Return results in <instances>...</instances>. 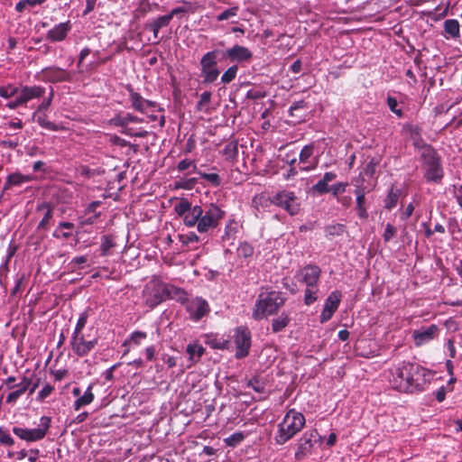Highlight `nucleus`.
Returning <instances> with one entry per match:
<instances>
[{
    "label": "nucleus",
    "mask_w": 462,
    "mask_h": 462,
    "mask_svg": "<svg viewBox=\"0 0 462 462\" xmlns=\"http://www.w3.org/2000/svg\"><path fill=\"white\" fill-rule=\"evenodd\" d=\"M428 369L415 363L402 362L385 370L381 377L388 382L391 388L403 393L420 392L430 381Z\"/></svg>",
    "instance_id": "1"
},
{
    "label": "nucleus",
    "mask_w": 462,
    "mask_h": 462,
    "mask_svg": "<svg viewBox=\"0 0 462 462\" xmlns=\"http://www.w3.org/2000/svg\"><path fill=\"white\" fill-rule=\"evenodd\" d=\"M224 217L225 211L214 203L205 208L195 205V209H193L189 221L191 223V227L196 226L199 233H208L216 228Z\"/></svg>",
    "instance_id": "2"
},
{
    "label": "nucleus",
    "mask_w": 462,
    "mask_h": 462,
    "mask_svg": "<svg viewBox=\"0 0 462 462\" xmlns=\"http://www.w3.org/2000/svg\"><path fill=\"white\" fill-rule=\"evenodd\" d=\"M284 302L285 298L281 291L267 289L262 291L255 300L252 317L255 320L267 319L276 314Z\"/></svg>",
    "instance_id": "3"
},
{
    "label": "nucleus",
    "mask_w": 462,
    "mask_h": 462,
    "mask_svg": "<svg viewBox=\"0 0 462 462\" xmlns=\"http://www.w3.org/2000/svg\"><path fill=\"white\" fill-rule=\"evenodd\" d=\"M306 420L304 415L290 409L281 422L277 425V430L274 434V441L278 445H283L298 434L305 426Z\"/></svg>",
    "instance_id": "4"
},
{
    "label": "nucleus",
    "mask_w": 462,
    "mask_h": 462,
    "mask_svg": "<svg viewBox=\"0 0 462 462\" xmlns=\"http://www.w3.org/2000/svg\"><path fill=\"white\" fill-rule=\"evenodd\" d=\"M174 291H178L174 286L166 284L158 279H152L144 286L143 300L148 307L154 308L169 298Z\"/></svg>",
    "instance_id": "5"
},
{
    "label": "nucleus",
    "mask_w": 462,
    "mask_h": 462,
    "mask_svg": "<svg viewBox=\"0 0 462 462\" xmlns=\"http://www.w3.org/2000/svg\"><path fill=\"white\" fill-rule=\"evenodd\" d=\"M420 156L426 180L428 181H439L443 178V170L437 152L430 146H423Z\"/></svg>",
    "instance_id": "6"
},
{
    "label": "nucleus",
    "mask_w": 462,
    "mask_h": 462,
    "mask_svg": "<svg viewBox=\"0 0 462 462\" xmlns=\"http://www.w3.org/2000/svg\"><path fill=\"white\" fill-rule=\"evenodd\" d=\"M219 53V51L213 50L206 52L200 59L202 82L206 85L215 82L220 74L217 68Z\"/></svg>",
    "instance_id": "7"
},
{
    "label": "nucleus",
    "mask_w": 462,
    "mask_h": 462,
    "mask_svg": "<svg viewBox=\"0 0 462 462\" xmlns=\"http://www.w3.org/2000/svg\"><path fill=\"white\" fill-rule=\"evenodd\" d=\"M40 426L35 429H27L21 427H14L13 432L19 439L25 440L27 442H34L41 440L45 438L48 430L51 426V418L47 416H42L40 420Z\"/></svg>",
    "instance_id": "8"
},
{
    "label": "nucleus",
    "mask_w": 462,
    "mask_h": 462,
    "mask_svg": "<svg viewBox=\"0 0 462 462\" xmlns=\"http://www.w3.org/2000/svg\"><path fill=\"white\" fill-rule=\"evenodd\" d=\"M322 437L317 430H307L302 434L297 442V449L295 451V458L302 460L311 455L316 445L321 442Z\"/></svg>",
    "instance_id": "9"
},
{
    "label": "nucleus",
    "mask_w": 462,
    "mask_h": 462,
    "mask_svg": "<svg viewBox=\"0 0 462 462\" xmlns=\"http://www.w3.org/2000/svg\"><path fill=\"white\" fill-rule=\"evenodd\" d=\"M234 342L236 345V357L243 358L249 354L251 347V332L248 328L241 326L235 329Z\"/></svg>",
    "instance_id": "10"
},
{
    "label": "nucleus",
    "mask_w": 462,
    "mask_h": 462,
    "mask_svg": "<svg viewBox=\"0 0 462 462\" xmlns=\"http://www.w3.org/2000/svg\"><path fill=\"white\" fill-rule=\"evenodd\" d=\"M97 344V337L86 339L85 336L81 334H75L71 336L70 346L72 351L78 356H85L94 349Z\"/></svg>",
    "instance_id": "11"
},
{
    "label": "nucleus",
    "mask_w": 462,
    "mask_h": 462,
    "mask_svg": "<svg viewBox=\"0 0 462 462\" xmlns=\"http://www.w3.org/2000/svg\"><path fill=\"white\" fill-rule=\"evenodd\" d=\"M186 310L192 320L199 321L209 313L210 308L205 299L195 297L187 300Z\"/></svg>",
    "instance_id": "12"
},
{
    "label": "nucleus",
    "mask_w": 462,
    "mask_h": 462,
    "mask_svg": "<svg viewBox=\"0 0 462 462\" xmlns=\"http://www.w3.org/2000/svg\"><path fill=\"white\" fill-rule=\"evenodd\" d=\"M273 202L286 209L291 215H296L300 210V205L297 202L293 192L282 190L273 199Z\"/></svg>",
    "instance_id": "13"
},
{
    "label": "nucleus",
    "mask_w": 462,
    "mask_h": 462,
    "mask_svg": "<svg viewBox=\"0 0 462 462\" xmlns=\"http://www.w3.org/2000/svg\"><path fill=\"white\" fill-rule=\"evenodd\" d=\"M128 91L131 106L136 111L143 114H148L149 110L152 112L160 111V108L155 102L144 99L139 93L134 92L132 88H128Z\"/></svg>",
    "instance_id": "14"
},
{
    "label": "nucleus",
    "mask_w": 462,
    "mask_h": 462,
    "mask_svg": "<svg viewBox=\"0 0 462 462\" xmlns=\"http://www.w3.org/2000/svg\"><path fill=\"white\" fill-rule=\"evenodd\" d=\"M341 292L339 291H332L324 302L322 311L319 316L321 323L328 321L338 309L341 301Z\"/></svg>",
    "instance_id": "15"
},
{
    "label": "nucleus",
    "mask_w": 462,
    "mask_h": 462,
    "mask_svg": "<svg viewBox=\"0 0 462 462\" xmlns=\"http://www.w3.org/2000/svg\"><path fill=\"white\" fill-rule=\"evenodd\" d=\"M439 333V328L435 324H431L426 328L415 329L412 333L414 343L417 346L424 345L434 339Z\"/></svg>",
    "instance_id": "16"
},
{
    "label": "nucleus",
    "mask_w": 462,
    "mask_h": 462,
    "mask_svg": "<svg viewBox=\"0 0 462 462\" xmlns=\"http://www.w3.org/2000/svg\"><path fill=\"white\" fill-rule=\"evenodd\" d=\"M71 28L72 26L69 21L58 23L47 32L46 40L51 42H62L66 39Z\"/></svg>",
    "instance_id": "17"
},
{
    "label": "nucleus",
    "mask_w": 462,
    "mask_h": 462,
    "mask_svg": "<svg viewBox=\"0 0 462 462\" xmlns=\"http://www.w3.org/2000/svg\"><path fill=\"white\" fill-rule=\"evenodd\" d=\"M314 153V144L305 145L300 152V163L302 165V171H311L314 170L318 164V160L313 157Z\"/></svg>",
    "instance_id": "18"
},
{
    "label": "nucleus",
    "mask_w": 462,
    "mask_h": 462,
    "mask_svg": "<svg viewBox=\"0 0 462 462\" xmlns=\"http://www.w3.org/2000/svg\"><path fill=\"white\" fill-rule=\"evenodd\" d=\"M42 79L50 82L69 81L70 74L65 69L59 67L45 68L42 71Z\"/></svg>",
    "instance_id": "19"
},
{
    "label": "nucleus",
    "mask_w": 462,
    "mask_h": 462,
    "mask_svg": "<svg viewBox=\"0 0 462 462\" xmlns=\"http://www.w3.org/2000/svg\"><path fill=\"white\" fill-rule=\"evenodd\" d=\"M45 93V88L41 86H24L18 91V97L23 105L29 101L42 97Z\"/></svg>",
    "instance_id": "20"
},
{
    "label": "nucleus",
    "mask_w": 462,
    "mask_h": 462,
    "mask_svg": "<svg viewBox=\"0 0 462 462\" xmlns=\"http://www.w3.org/2000/svg\"><path fill=\"white\" fill-rule=\"evenodd\" d=\"M225 54L231 61H247L253 54L249 49L245 46L236 44L231 48L226 50Z\"/></svg>",
    "instance_id": "21"
},
{
    "label": "nucleus",
    "mask_w": 462,
    "mask_h": 462,
    "mask_svg": "<svg viewBox=\"0 0 462 462\" xmlns=\"http://www.w3.org/2000/svg\"><path fill=\"white\" fill-rule=\"evenodd\" d=\"M321 271L317 265H308L300 271L301 281L306 286H317Z\"/></svg>",
    "instance_id": "22"
},
{
    "label": "nucleus",
    "mask_w": 462,
    "mask_h": 462,
    "mask_svg": "<svg viewBox=\"0 0 462 462\" xmlns=\"http://www.w3.org/2000/svg\"><path fill=\"white\" fill-rule=\"evenodd\" d=\"M195 206H191L188 199H181L174 205V211L179 217H181L185 226L191 227L189 223V217L191 216Z\"/></svg>",
    "instance_id": "23"
},
{
    "label": "nucleus",
    "mask_w": 462,
    "mask_h": 462,
    "mask_svg": "<svg viewBox=\"0 0 462 462\" xmlns=\"http://www.w3.org/2000/svg\"><path fill=\"white\" fill-rule=\"evenodd\" d=\"M181 247L186 250H196L200 245V239L195 232H188L178 236Z\"/></svg>",
    "instance_id": "24"
},
{
    "label": "nucleus",
    "mask_w": 462,
    "mask_h": 462,
    "mask_svg": "<svg viewBox=\"0 0 462 462\" xmlns=\"http://www.w3.org/2000/svg\"><path fill=\"white\" fill-rule=\"evenodd\" d=\"M31 378L23 376L22 381L16 384V390L11 392L6 397L7 403H14L30 387Z\"/></svg>",
    "instance_id": "25"
},
{
    "label": "nucleus",
    "mask_w": 462,
    "mask_h": 462,
    "mask_svg": "<svg viewBox=\"0 0 462 462\" xmlns=\"http://www.w3.org/2000/svg\"><path fill=\"white\" fill-rule=\"evenodd\" d=\"M205 344L213 349H226L228 346V340L224 336L210 333L205 335Z\"/></svg>",
    "instance_id": "26"
},
{
    "label": "nucleus",
    "mask_w": 462,
    "mask_h": 462,
    "mask_svg": "<svg viewBox=\"0 0 462 462\" xmlns=\"http://www.w3.org/2000/svg\"><path fill=\"white\" fill-rule=\"evenodd\" d=\"M93 384H89L85 393L77 398L73 403L75 411L80 410L82 407L90 404L94 401V393L92 392Z\"/></svg>",
    "instance_id": "27"
},
{
    "label": "nucleus",
    "mask_w": 462,
    "mask_h": 462,
    "mask_svg": "<svg viewBox=\"0 0 462 462\" xmlns=\"http://www.w3.org/2000/svg\"><path fill=\"white\" fill-rule=\"evenodd\" d=\"M32 180L33 178L30 175H23L20 172H14L7 176L6 181L5 183V189H9L12 186H19Z\"/></svg>",
    "instance_id": "28"
},
{
    "label": "nucleus",
    "mask_w": 462,
    "mask_h": 462,
    "mask_svg": "<svg viewBox=\"0 0 462 462\" xmlns=\"http://www.w3.org/2000/svg\"><path fill=\"white\" fill-rule=\"evenodd\" d=\"M189 354V359L191 363L198 362L204 354V347L198 343H190L186 349Z\"/></svg>",
    "instance_id": "29"
},
{
    "label": "nucleus",
    "mask_w": 462,
    "mask_h": 462,
    "mask_svg": "<svg viewBox=\"0 0 462 462\" xmlns=\"http://www.w3.org/2000/svg\"><path fill=\"white\" fill-rule=\"evenodd\" d=\"M115 238L111 235L103 236L100 243L101 255L107 256L111 254V250L116 247Z\"/></svg>",
    "instance_id": "30"
},
{
    "label": "nucleus",
    "mask_w": 462,
    "mask_h": 462,
    "mask_svg": "<svg viewBox=\"0 0 462 462\" xmlns=\"http://www.w3.org/2000/svg\"><path fill=\"white\" fill-rule=\"evenodd\" d=\"M39 112H35L33 114V118L38 123L40 126L42 128L51 130V131H59L62 129V126L54 124L47 119L46 115H38Z\"/></svg>",
    "instance_id": "31"
},
{
    "label": "nucleus",
    "mask_w": 462,
    "mask_h": 462,
    "mask_svg": "<svg viewBox=\"0 0 462 462\" xmlns=\"http://www.w3.org/2000/svg\"><path fill=\"white\" fill-rule=\"evenodd\" d=\"M38 211H44L43 217L40 221L38 225V228H45L46 226L50 223L51 219L52 218V208L48 203H42L38 205L37 207Z\"/></svg>",
    "instance_id": "32"
},
{
    "label": "nucleus",
    "mask_w": 462,
    "mask_h": 462,
    "mask_svg": "<svg viewBox=\"0 0 462 462\" xmlns=\"http://www.w3.org/2000/svg\"><path fill=\"white\" fill-rule=\"evenodd\" d=\"M445 32L453 38H457L460 35V25L456 19H448L444 22Z\"/></svg>",
    "instance_id": "33"
},
{
    "label": "nucleus",
    "mask_w": 462,
    "mask_h": 462,
    "mask_svg": "<svg viewBox=\"0 0 462 462\" xmlns=\"http://www.w3.org/2000/svg\"><path fill=\"white\" fill-rule=\"evenodd\" d=\"M400 194L401 190L399 189L392 188L384 199V207L388 209L394 208L397 204Z\"/></svg>",
    "instance_id": "34"
},
{
    "label": "nucleus",
    "mask_w": 462,
    "mask_h": 462,
    "mask_svg": "<svg viewBox=\"0 0 462 462\" xmlns=\"http://www.w3.org/2000/svg\"><path fill=\"white\" fill-rule=\"evenodd\" d=\"M290 319L285 313H282L280 316L273 319L272 329L273 332H279L282 330L289 324Z\"/></svg>",
    "instance_id": "35"
},
{
    "label": "nucleus",
    "mask_w": 462,
    "mask_h": 462,
    "mask_svg": "<svg viewBox=\"0 0 462 462\" xmlns=\"http://www.w3.org/2000/svg\"><path fill=\"white\" fill-rule=\"evenodd\" d=\"M318 288L317 286H306L304 292V303L310 305L318 299Z\"/></svg>",
    "instance_id": "36"
},
{
    "label": "nucleus",
    "mask_w": 462,
    "mask_h": 462,
    "mask_svg": "<svg viewBox=\"0 0 462 462\" xmlns=\"http://www.w3.org/2000/svg\"><path fill=\"white\" fill-rule=\"evenodd\" d=\"M19 88L14 85H5L0 87V97L3 98H10L14 96H18Z\"/></svg>",
    "instance_id": "37"
},
{
    "label": "nucleus",
    "mask_w": 462,
    "mask_h": 462,
    "mask_svg": "<svg viewBox=\"0 0 462 462\" xmlns=\"http://www.w3.org/2000/svg\"><path fill=\"white\" fill-rule=\"evenodd\" d=\"M238 68L236 65L229 67L221 76V82L223 84H228L233 81L237 74Z\"/></svg>",
    "instance_id": "38"
},
{
    "label": "nucleus",
    "mask_w": 462,
    "mask_h": 462,
    "mask_svg": "<svg viewBox=\"0 0 462 462\" xmlns=\"http://www.w3.org/2000/svg\"><path fill=\"white\" fill-rule=\"evenodd\" d=\"M88 319V310H85L79 314V319L77 321V324L75 326L72 335L82 333V330H83L85 325L87 324Z\"/></svg>",
    "instance_id": "39"
},
{
    "label": "nucleus",
    "mask_w": 462,
    "mask_h": 462,
    "mask_svg": "<svg viewBox=\"0 0 462 462\" xmlns=\"http://www.w3.org/2000/svg\"><path fill=\"white\" fill-rule=\"evenodd\" d=\"M254 254V247L248 243H242L237 247V255L239 257H251Z\"/></svg>",
    "instance_id": "40"
},
{
    "label": "nucleus",
    "mask_w": 462,
    "mask_h": 462,
    "mask_svg": "<svg viewBox=\"0 0 462 462\" xmlns=\"http://www.w3.org/2000/svg\"><path fill=\"white\" fill-rule=\"evenodd\" d=\"M238 10H239L238 6H233L228 9H226L225 11H223L221 14H219L217 16V20L218 22H221V21H226L232 17H235L237 15Z\"/></svg>",
    "instance_id": "41"
},
{
    "label": "nucleus",
    "mask_w": 462,
    "mask_h": 462,
    "mask_svg": "<svg viewBox=\"0 0 462 462\" xmlns=\"http://www.w3.org/2000/svg\"><path fill=\"white\" fill-rule=\"evenodd\" d=\"M199 174L201 179L207 180L215 187H218L221 184V179L217 173H206L199 171Z\"/></svg>",
    "instance_id": "42"
},
{
    "label": "nucleus",
    "mask_w": 462,
    "mask_h": 462,
    "mask_svg": "<svg viewBox=\"0 0 462 462\" xmlns=\"http://www.w3.org/2000/svg\"><path fill=\"white\" fill-rule=\"evenodd\" d=\"M387 105L390 110L394 113L398 117L402 116V111L401 108H398V101L395 97L392 96H388L386 98Z\"/></svg>",
    "instance_id": "43"
},
{
    "label": "nucleus",
    "mask_w": 462,
    "mask_h": 462,
    "mask_svg": "<svg viewBox=\"0 0 462 462\" xmlns=\"http://www.w3.org/2000/svg\"><path fill=\"white\" fill-rule=\"evenodd\" d=\"M245 436L242 432H235L228 438L225 439V443L227 446L235 447L244 439Z\"/></svg>",
    "instance_id": "44"
},
{
    "label": "nucleus",
    "mask_w": 462,
    "mask_h": 462,
    "mask_svg": "<svg viewBox=\"0 0 462 462\" xmlns=\"http://www.w3.org/2000/svg\"><path fill=\"white\" fill-rule=\"evenodd\" d=\"M171 21V15L166 14V15L159 16L151 23L153 24L154 26H156L157 28L162 29L163 27L168 26Z\"/></svg>",
    "instance_id": "45"
},
{
    "label": "nucleus",
    "mask_w": 462,
    "mask_h": 462,
    "mask_svg": "<svg viewBox=\"0 0 462 462\" xmlns=\"http://www.w3.org/2000/svg\"><path fill=\"white\" fill-rule=\"evenodd\" d=\"M356 206L358 209V214L361 217H366V210L363 208V203L365 201V195L361 194L360 191H356Z\"/></svg>",
    "instance_id": "46"
},
{
    "label": "nucleus",
    "mask_w": 462,
    "mask_h": 462,
    "mask_svg": "<svg viewBox=\"0 0 462 462\" xmlns=\"http://www.w3.org/2000/svg\"><path fill=\"white\" fill-rule=\"evenodd\" d=\"M54 391V387L49 383L45 384L42 389L38 393L37 400L42 402L45 398L50 396Z\"/></svg>",
    "instance_id": "47"
},
{
    "label": "nucleus",
    "mask_w": 462,
    "mask_h": 462,
    "mask_svg": "<svg viewBox=\"0 0 462 462\" xmlns=\"http://www.w3.org/2000/svg\"><path fill=\"white\" fill-rule=\"evenodd\" d=\"M348 184L346 182H338L331 186L329 190L333 194V196H338L346 191Z\"/></svg>",
    "instance_id": "48"
},
{
    "label": "nucleus",
    "mask_w": 462,
    "mask_h": 462,
    "mask_svg": "<svg viewBox=\"0 0 462 462\" xmlns=\"http://www.w3.org/2000/svg\"><path fill=\"white\" fill-rule=\"evenodd\" d=\"M0 442L6 446H13L14 444V439L10 436V434L0 429Z\"/></svg>",
    "instance_id": "49"
},
{
    "label": "nucleus",
    "mask_w": 462,
    "mask_h": 462,
    "mask_svg": "<svg viewBox=\"0 0 462 462\" xmlns=\"http://www.w3.org/2000/svg\"><path fill=\"white\" fill-rule=\"evenodd\" d=\"M313 189L319 194L327 193L329 191L328 184L322 179L313 186Z\"/></svg>",
    "instance_id": "50"
},
{
    "label": "nucleus",
    "mask_w": 462,
    "mask_h": 462,
    "mask_svg": "<svg viewBox=\"0 0 462 462\" xmlns=\"http://www.w3.org/2000/svg\"><path fill=\"white\" fill-rule=\"evenodd\" d=\"M266 96V93L262 90H256V89H250L246 93V97L248 99L256 100L263 98Z\"/></svg>",
    "instance_id": "51"
},
{
    "label": "nucleus",
    "mask_w": 462,
    "mask_h": 462,
    "mask_svg": "<svg viewBox=\"0 0 462 462\" xmlns=\"http://www.w3.org/2000/svg\"><path fill=\"white\" fill-rule=\"evenodd\" d=\"M396 234V228L391 224H387L384 233L383 235L385 242L390 241Z\"/></svg>",
    "instance_id": "52"
},
{
    "label": "nucleus",
    "mask_w": 462,
    "mask_h": 462,
    "mask_svg": "<svg viewBox=\"0 0 462 462\" xmlns=\"http://www.w3.org/2000/svg\"><path fill=\"white\" fill-rule=\"evenodd\" d=\"M52 97H53V92L51 90V93H50V96L47 98H45L38 106V108H37L36 112H44V111H46L49 108V106H51V104Z\"/></svg>",
    "instance_id": "53"
},
{
    "label": "nucleus",
    "mask_w": 462,
    "mask_h": 462,
    "mask_svg": "<svg viewBox=\"0 0 462 462\" xmlns=\"http://www.w3.org/2000/svg\"><path fill=\"white\" fill-rule=\"evenodd\" d=\"M146 338V333L142 331H134L131 335V340L136 345H140L141 342Z\"/></svg>",
    "instance_id": "54"
},
{
    "label": "nucleus",
    "mask_w": 462,
    "mask_h": 462,
    "mask_svg": "<svg viewBox=\"0 0 462 462\" xmlns=\"http://www.w3.org/2000/svg\"><path fill=\"white\" fill-rule=\"evenodd\" d=\"M211 99V93L208 91H205L200 94L199 101L198 102V107L199 109L201 108V106L208 105L210 102Z\"/></svg>",
    "instance_id": "55"
},
{
    "label": "nucleus",
    "mask_w": 462,
    "mask_h": 462,
    "mask_svg": "<svg viewBox=\"0 0 462 462\" xmlns=\"http://www.w3.org/2000/svg\"><path fill=\"white\" fill-rule=\"evenodd\" d=\"M98 217V214L91 215L88 217L82 218L79 222L81 226H87V225H92L96 222L97 218Z\"/></svg>",
    "instance_id": "56"
},
{
    "label": "nucleus",
    "mask_w": 462,
    "mask_h": 462,
    "mask_svg": "<svg viewBox=\"0 0 462 462\" xmlns=\"http://www.w3.org/2000/svg\"><path fill=\"white\" fill-rule=\"evenodd\" d=\"M128 122L140 123L141 120L138 117L132 116L130 114H127L125 117L120 119L121 125L127 124Z\"/></svg>",
    "instance_id": "57"
},
{
    "label": "nucleus",
    "mask_w": 462,
    "mask_h": 462,
    "mask_svg": "<svg viewBox=\"0 0 462 462\" xmlns=\"http://www.w3.org/2000/svg\"><path fill=\"white\" fill-rule=\"evenodd\" d=\"M248 386L257 393H262L263 391V386L255 379L251 380Z\"/></svg>",
    "instance_id": "58"
},
{
    "label": "nucleus",
    "mask_w": 462,
    "mask_h": 462,
    "mask_svg": "<svg viewBox=\"0 0 462 462\" xmlns=\"http://www.w3.org/2000/svg\"><path fill=\"white\" fill-rule=\"evenodd\" d=\"M224 152L229 156H234L237 152V147L236 144L228 143L224 149Z\"/></svg>",
    "instance_id": "59"
},
{
    "label": "nucleus",
    "mask_w": 462,
    "mask_h": 462,
    "mask_svg": "<svg viewBox=\"0 0 462 462\" xmlns=\"http://www.w3.org/2000/svg\"><path fill=\"white\" fill-rule=\"evenodd\" d=\"M193 164V162L190 160H182L178 163V170L179 171H185L188 170L191 165Z\"/></svg>",
    "instance_id": "60"
},
{
    "label": "nucleus",
    "mask_w": 462,
    "mask_h": 462,
    "mask_svg": "<svg viewBox=\"0 0 462 462\" xmlns=\"http://www.w3.org/2000/svg\"><path fill=\"white\" fill-rule=\"evenodd\" d=\"M88 262V257L85 255L76 256L72 259L71 263L80 265Z\"/></svg>",
    "instance_id": "61"
},
{
    "label": "nucleus",
    "mask_w": 462,
    "mask_h": 462,
    "mask_svg": "<svg viewBox=\"0 0 462 462\" xmlns=\"http://www.w3.org/2000/svg\"><path fill=\"white\" fill-rule=\"evenodd\" d=\"M305 106H306V103L303 100L296 101L291 106L290 112H291V114H292L293 110L304 108Z\"/></svg>",
    "instance_id": "62"
},
{
    "label": "nucleus",
    "mask_w": 462,
    "mask_h": 462,
    "mask_svg": "<svg viewBox=\"0 0 462 462\" xmlns=\"http://www.w3.org/2000/svg\"><path fill=\"white\" fill-rule=\"evenodd\" d=\"M414 210V207L411 203H410L407 207H406V209L403 213V216H402V219L406 220L408 219L411 215H412V212Z\"/></svg>",
    "instance_id": "63"
},
{
    "label": "nucleus",
    "mask_w": 462,
    "mask_h": 462,
    "mask_svg": "<svg viewBox=\"0 0 462 462\" xmlns=\"http://www.w3.org/2000/svg\"><path fill=\"white\" fill-rule=\"evenodd\" d=\"M455 198L459 204V206L462 208V185L459 188H455Z\"/></svg>",
    "instance_id": "64"
}]
</instances>
